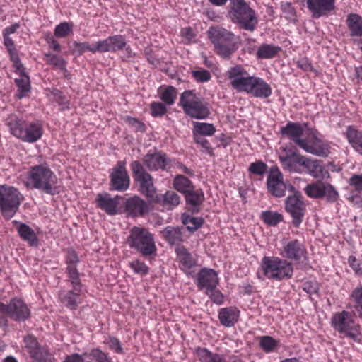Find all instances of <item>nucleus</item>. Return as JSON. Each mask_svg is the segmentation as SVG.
<instances>
[{"label":"nucleus","mask_w":362,"mask_h":362,"mask_svg":"<svg viewBox=\"0 0 362 362\" xmlns=\"http://www.w3.org/2000/svg\"><path fill=\"white\" fill-rule=\"evenodd\" d=\"M305 156H301L296 151H289L285 156H280V160L284 166L290 171L294 170L296 165H303Z\"/></svg>","instance_id":"nucleus-38"},{"label":"nucleus","mask_w":362,"mask_h":362,"mask_svg":"<svg viewBox=\"0 0 362 362\" xmlns=\"http://www.w3.org/2000/svg\"><path fill=\"white\" fill-rule=\"evenodd\" d=\"M345 135L353 148L362 141V132L352 126L347 127Z\"/></svg>","instance_id":"nucleus-46"},{"label":"nucleus","mask_w":362,"mask_h":362,"mask_svg":"<svg viewBox=\"0 0 362 362\" xmlns=\"http://www.w3.org/2000/svg\"><path fill=\"white\" fill-rule=\"evenodd\" d=\"M204 220L202 217H193L187 216L182 218V223L187 226L186 228L191 233L196 231L198 228L202 227Z\"/></svg>","instance_id":"nucleus-52"},{"label":"nucleus","mask_w":362,"mask_h":362,"mask_svg":"<svg viewBox=\"0 0 362 362\" xmlns=\"http://www.w3.org/2000/svg\"><path fill=\"white\" fill-rule=\"evenodd\" d=\"M150 202L158 204L167 210H172L179 205L180 196L173 190H168L165 194L156 192Z\"/></svg>","instance_id":"nucleus-25"},{"label":"nucleus","mask_w":362,"mask_h":362,"mask_svg":"<svg viewBox=\"0 0 362 362\" xmlns=\"http://www.w3.org/2000/svg\"><path fill=\"white\" fill-rule=\"evenodd\" d=\"M14 72L18 75V78H15L14 83L17 87L16 98L22 99L28 95L30 92L31 85L29 75L25 72L23 64L21 62L19 64L13 65Z\"/></svg>","instance_id":"nucleus-20"},{"label":"nucleus","mask_w":362,"mask_h":362,"mask_svg":"<svg viewBox=\"0 0 362 362\" xmlns=\"http://www.w3.org/2000/svg\"><path fill=\"white\" fill-rule=\"evenodd\" d=\"M303 131L304 129L300 123L293 122H288L286 126L281 127L280 129V133L283 136L293 141L307 153L315 156H325L327 152L326 146H320L317 149L310 146L306 139L300 138Z\"/></svg>","instance_id":"nucleus-8"},{"label":"nucleus","mask_w":362,"mask_h":362,"mask_svg":"<svg viewBox=\"0 0 362 362\" xmlns=\"http://www.w3.org/2000/svg\"><path fill=\"white\" fill-rule=\"evenodd\" d=\"M267 170V165L262 160H256L250 163V174L263 177Z\"/></svg>","instance_id":"nucleus-59"},{"label":"nucleus","mask_w":362,"mask_h":362,"mask_svg":"<svg viewBox=\"0 0 362 362\" xmlns=\"http://www.w3.org/2000/svg\"><path fill=\"white\" fill-rule=\"evenodd\" d=\"M66 281L70 284L71 289L60 291L59 296L62 303L67 308L71 310H76L82 302L83 284L80 277L67 278Z\"/></svg>","instance_id":"nucleus-13"},{"label":"nucleus","mask_w":362,"mask_h":362,"mask_svg":"<svg viewBox=\"0 0 362 362\" xmlns=\"http://www.w3.org/2000/svg\"><path fill=\"white\" fill-rule=\"evenodd\" d=\"M246 75V71L241 66L232 67L226 73L233 89L238 92L249 93V76Z\"/></svg>","instance_id":"nucleus-19"},{"label":"nucleus","mask_w":362,"mask_h":362,"mask_svg":"<svg viewBox=\"0 0 362 362\" xmlns=\"http://www.w3.org/2000/svg\"><path fill=\"white\" fill-rule=\"evenodd\" d=\"M23 199V195L17 188L7 185H0V211L4 218H12Z\"/></svg>","instance_id":"nucleus-7"},{"label":"nucleus","mask_w":362,"mask_h":362,"mask_svg":"<svg viewBox=\"0 0 362 362\" xmlns=\"http://www.w3.org/2000/svg\"><path fill=\"white\" fill-rule=\"evenodd\" d=\"M196 354L200 362H226L224 355L213 353L206 348H197Z\"/></svg>","instance_id":"nucleus-37"},{"label":"nucleus","mask_w":362,"mask_h":362,"mask_svg":"<svg viewBox=\"0 0 362 362\" xmlns=\"http://www.w3.org/2000/svg\"><path fill=\"white\" fill-rule=\"evenodd\" d=\"M72 22H62L57 25L54 30V35L57 38H65L73 32Z\"/></svg>","instance_id":"nucleus-45"},{"label":"nucleus","mask_w":362,"mask_h":362,"mask_svg":"<svg viewBox=\"0 0 362 362\" xmlns=\"http://www.w3.org/2000/svg\"><path fill=\"white\" fill-rule=\"evenodd\" d=\"M123 120L136 132L143 133L146 131V127L145 124L136 118L127 115L123 117Z\"/></svg>","instance_id":"nucleus-56"},{"label":"nucleus","mask_w":362,"mask_h":362,"mask_svg":"<svg viewBox=\"0 0 362 362\" xmlns=\"http://www.w3.org/2000/svg\"><path fill=\"white\" fill-rule=\"evenodd\" d=\"M120 198L119 196L111 197L107 193L98 194L96 197L97 206L108 215H115L119 212L118 205Z\"/></svg>","instance_id":"nucleus-26"},{"label":"nucleus","mask_w":362,"mask_h":362,"mask_svg":"<svg viewBox=\"0 0 362 362\" xmlns=\"http://www.w3.org/2000/svg\"><path fill=\"white\" fill-rule=\"evenodd\" d=\"M124 208L128 215L132 217L142 216L148 211L146 202L138 196L126 199Z\"/></svg>","instance_id":"nucleus-27"},{"label":"nucleus","mask_w":362,"mask_h":362,"mask_svg":"<svg viewBox=\"0 0 362 362\" xmlns=\"http://www.w3.org/2000/svg\"><path fill=\"white\" fill-rule=\"evenodd\" d=\"M126 37L122 35H114L98 40L99 53H116L123 50L126 45Z\"/></svg>","instance_id":"nucleus-23"},{"label":"nucleus","mask_w":362,"mask_h":362,"mask_svg":"<svg viewBox=\"0 0 362 362\" xmlns=\"http://www.w3.org/2000/svg\"><path fill=\"white\" fill-rule=\"evenodd\" d=\"M104 344L108 346V348L118 354H123L124 353L122 346L120 341L112 336H108L104 340Z\"/></svg>","instance_id":"nucleus-57"},{"label":"nucleus","mask_w":362,"mask_h":362,"mask_svg":"<svg viewBox=\"0 0 362 362\" xmlns=\"http://www.w3.org/2000/svg\"><path fill=\"white\" fill-rule=\"evenodd\" d=\"M302 166L305 167L308 173L316 179H324L329 177V172L325 170L322 161L320 160L305 157Z\"/></svg>","instance_id":"nucleus-29"},{"label":"nucleus","mask_w":362,"mask_h":362,"mask_svg":"<svg viewBox=\"0 0 362 362\" xmlns=\"http://www.w3.org/2000/svg\"><path fill=\"white\" fill-rule=\"evenodd\" d=\"M281 51V47L272 44H262L257 50L256 57L258 59H269L275 58Z\"/></svg>","instance_id":"nucleus-36"},{"label":"nucleus","mask_w":362,"mask_h":362,"mask_svg":"<svg viewBox=\"0 0 362 362\" xmlns=\"http://www.w3.org/2000/svg\"><path fill=\"white\" fill-rule=\"evenodd\" d=\"M267 187L269 193L275 197H284L286 190L292 192L296 189L289 182L284 181L283 174L277 166H272L269 168Z\"/></svg>","instance_id":"nucleus-11"},{"label":"nucleus","mask_w":362,"mask_h":362,"mask_svg":"<svg viewBox=\"0 0 362 362\" xmlns=\"http://www.w3.org/2000/svg\"><path fill=\"white\" fill-rule=\"evenodd\" d=\"M74 52L78 55H82L86 52L88 51L93 54L99 52L98 41L93 45H90L88 42H80L74 41L73 42Z\"/></svg>","instance_id":"nucleus-43"},{"label":"nucleus","mask_w":362,"mask_h":362,"mask_svg":"<svg viewBox=\"0 0 362 362\" xmlns=\"http://www.w3.org/2000/svg\"><path fill=\"white\" fill-rule=\"evenodd\" d=\"M207 36L216 54L223 59H230L238 49L235 35L225 28L212 26L208 30Z\"/></svg>","instance_id":"nucleus-4"},{"label":"nucleus","mask_w":362,"mask_h":362,"mask_svg":"<svg viewBox=\"0 0 362 362\" xmlns=\"http://www.w3.org/2000/svg\"><path fill=\"white\" fill-rule=\"evenodd\" d=\"M346 23L351 37H362V18L358 14H349Z\"/></svg>","instance_id":"nucleus-39"},{"label":"nucleus","mask_w":362,"mask_h":362,"mask_svg":"<svg viewBox=\"0 0 362 362\" xmlns=\"http://www.w3.org/2000/svg\"><path fill=\"white\" fill-rule=\"evenodd\" d=\"M65 262L66 264V274L67 278L80 277V274L77 269V264L79 262V258L74 249L69 248L67 250Z\"/></svg>","instance_id":"nucleus-33"},{"label":"nucleus","mask_w":362,"mask_h":362,"mask_svg":"<svg viewBox=\"0 0 362 362\" xmlns=\"http://www.w3.org/2000/svg\"><path fill=\"white\" fill-rule=\"evenodd\" d=\"M150 110L153 117H162L168 111L166 105L160 102H152L150 105Z\"/></svg>","instance_id":"nucleus-58"},{"label":"nucleus","mask_w":362,"mask_h":362,"mask_svg":"<svg viewBox=\"0 0 362 362\" xmlns=\"http://www.w3.org/2000/svg\"><path fill=\"white\" fill-rule=\"evenodd\" d=\"M142 163V165H145L150 171L165 170L170 163V159L165 153L149 151L143 157Z\"/></svg>","instance_id":"nucleus-21"},{"label":"nucleus","mask_w":362,"mask_h":362,"mask_svg":"<svg viewBox=\"0 0 362 362\" xmlns=\"http://www.w3.org/2000/svg\"><path fill=\"white\" fill-rule=\"evenodd\" d=\"M262 262L264 274L269 279L282 280L290 279L293 275V265L285 259L274 257H265L263 258Z\"/></svg>","instance_id":"nucleus-10"},{"label":"nucleus","mask_w":362,"mask_h":362,"mask_svg":"<svg viewBox=\"0 0 362 362\" xmlns=\"http://www.w3.org/2000/svg\"><path fill=\"white\" fill-rule=\"evenodd\" d=\"M85 362H112L108 354L98 348H94L84 353Z\"/></svg>","instance_id":"nucleus-42"},{"label":"nucleus","mask_w":362,"mask_h":362,"mask_svg":"<svg viewBox=\"0 0 362 362\" xmlns=\"http://www.w3.org/2000/svg\"><path fill=\"white\" fill-rule=\"evenodd\" d=\"M293 194L285 200V209L292 218V224L298 228L304 219L306 212V205L300 192L294 190Z\"/></svg>","instance_id":"nucleus-12"},{"label":"nucleus","mask_w":362,"mask_h":362,"mask_svg":"<svg viewBox=\"0 0 362 362\" xmlns=\"http://www.w3.org/2000/svg\"><path fill=\"white\" fill-rule=\"evenodd\" d=\"M331 325L341 337L361 342V325L356 322L351 313L343 310L334 313L331 318Z\"/></svg>","instance_id":"nucleus-6"},{"label":"nucleus","mask_w":362,"mask_h":362,"mask_svg":"<svg viewBox=\"0 0 362 362\" xmlns=\"http://www.w3.org/2000/svg\"><path fill=\"white\" fill-rule=\"evenodd\" d=\"M43 61L47 65L50 66L53 69H58L62 72L67 73V62L62 57L50 52L43 54Z\"/></svg>","instance_id":"nucleus-35"},{"label":"nucleus","mask_w":362,"mask_h":362,"mask_svg":"<svg viewBox=\"0 0 362 362\" xmlns=\"http://www.w3.org/2000/svg\"><path fill=\"white\" fill-rule=\"evenodd\" d=\"M185 229L182 227L167 226L161 232L165 240L170 245H178L185 239Z\"/></svg>","instance_id":"nucleus-30"},{"label":"nucleus","mask_w":362,"mask_h":362,"mask_svg":"<svg viewBox=\"0 0 362 362\" xmlns=\"http://www.w3.org/2000/svg\"><path fill=\"white\" fill-rule=\"evenodd\" d=\"M24 342L25 348L31 358H33L42 349V348H41L39 345L36 338L32 335H28L25 337L24 339Z\"/></svg>","instance_id":"nucleus-51"},{"label":"nucleus","mask_w":362,"mask_h":362,"mask_svg":"<svg viewBox=\"0 0 362 362\" xmlns=\"http://www.w3.org/2000/svg\"><path fill=\"white\" fill-rule=\"evenodd\" d=\"M186 202L194 212H199L200 206L204 200V194L201 189L193 188L184 194Z\"/></svg>","instance_id":"nucleus-34"},{"label":"nucleus","mask_w":362,"mask_h":362,"mask_svg":"<svg viewBox=\"0 0 362 362\" xmlns=\"http://www.w3.org/2000/svg\"><path fill=\"white\" fill-rule=\"evenodd\" d=\"M196 284L199 290L217 287L218 278L217 273L209 268H202L196 276Z\"/></svg>","instance_id":"nucleus-24"},{"label":"nucleus","mask_w":362,"mask_h":362,"mask_svg":"<svg viewBox=\"0 0 362 362\" xmlns=\"http://www.w3.org/2000/svg\"><path fill=\"white\" fill-rule=\"evenodd\" d=\"M206 293L216 304L221 305L223 303L224 296L219 290L216 289V287L206 290Z\"/></svg>","instance_id":"nucleus-62"},{"label":"nucleus","mask_w":362,"mask_h":362,"mask_svg":"<svg viewBox=\"0 0 362 362\" xmlns=\"http://www.w3.org/2000/svg\"><path fill=\"white\" fill-rule=\"evenodd\" d=\"M250 95L255 98L266 99L272 95V88L264 79L250 76Z\"/></svg>","instance_id":"nucleus-28"},{"label":"nucleus","mask_w":362,"mask_h":362,"mask_svg":"<svg viewBox=\"0 0 362 362\" xmlns=\"http://www.w3.org/2000/svg\"><path fill=\"white\" fill-rule=\"evenodd\" d=\"M351 297L355 303V311L358 316L362 320V286L356 287L352 291Z\"/></svg>","instance_id":"nucleus-54"},{"label":"nucleus","mask_w":362,"mask_h":362,"mask_svg":"<svg viewBox=\"0 0 362 362\" xmlns=\"http://www.w3.org/2000/svg\"><path fill=\"white\" fill-rule=\"evenodd\" d=\"M280 255L284 258L300 262L306 259L307 250L298 240H293L284 246Z\"/></svg>","instance_id":"nucleus-22"},{"label":"nucleus","mask_w":362,"mask_h":362,"mask_svg":"<svg viewBox=\"0 0 362 362\" xmlns=\"http://www.w3.org/2000/svg\"><path fill=\"white\" fill-rule=\"evenodd\" d=\"M5 125L11 135L23 142L35 143L43 134V127L40 121L29 122L22 117L11 113L4 119Z\"/></svg>","instance_id":"nucleus-2"},{"label":"nucleus","mask_w":362,"mask_h":362,"mask_svg":"<svg viewBox=\"0 0 362 362\" xmlns=\"http://www.w3.org/2000/svg\"><path fill=\"white\" fill-rule=\"evenodd\" d=\"M281 10L282 11L284 16L288 20H294L296 17V11L295 8L292 6L291 2H281Z\"/></svg>","instance_id":"nucleus-61"},{"label":"nucleus","mask_w":362,"mask_h":362,"mask_svg":"<svg viewBox=\"0 0 362 362\" xmlns=\"http://www.w3.org/2000/svg\"><path fill=\"white\" fill-rule=\"evenodd\" d=\"M216 132V128L212 124L206 122H196L194 127V135L198 134L200 136H212Z\"/></svg>","instance_id":"nucleus-47"},{"label":"nucleus","mask_w":362,"mask_h":362,"mask_svg":"<svg viewBox=\"0 0 362 362\" xmlns=\"http://www.w3.org/2000/svg\"><path fill=\"white\" fill-rule=\"evenodd\" d=\"M179 105L192 118L204 119L211 114L209 103L194 90H186L181 93Z\"/></svg>","instance_id":"nucleus-5"},{"label":"nucleus","mask_w":362,"mask_h":362,"mask_svg":"<svg viewBox=\"0 0 362 362\" xmlns=\"http://www.w3.org/2000/svg\"><path fill=\"white\" fill-rule=\"evenodd\" d=\"M130 168L138 191L150 201L156 192L152 175L146 171L144 166L139 160L132 161L130 164Z\"/></svg>","instance_id":"nucleus-9"},{"label":"nucleus","mask_w":362,"mask_h":362,"mask_svg":"<svg viewBox=\"0 0 362 362\" xmlns=\"http://www.w3.org/2000/svg\"><path fill=\"white\" fill-rule=\"evenodd\" d=\"M129 247L148 259L156 255L157 247L153 235L141 226H133L127 238Z\"/></svg>","instance_id":"nucleus-3"},{"label":"nucleus","mask_w":362,"mask_h":362,"mask_svg":"<svg viewBox=\"0 0 362 362\" xmlns=\"http://www.w3.org/2000/svg\"><path fill=\"white\" fill-rule=\"evenodd\" d=\"M129 265L134 273L141 276H146L149 273V267L144 262L139 259L132 260L129 262Z\"/></svg>","instance_id":"nucleus-55"},{"label":"nucleus","mask_w":362,"mask_h":362,"mask_svg":"<svg viewBox=\"0 0 362 362\" xmlns=\"http://www.w3.org/2000/svg\"><path fill=\"white\" fill-rule=\"evenodd\" d=\"M240 310L235 307L221 308L218 311V320L221 324L226 327H233L239 317Z\"/></svg>","instance_id":"nucleus-31"},{"label":"nucleus","mask_w":362,"mask_h":362,"mask_svg":"<svg viewBox=\"0 0 362 362\" xmlns=\"http://www.w3.org/2000/svg\"><path fill=\"white\" fill-rule=\"evenodd\" d=\"M173 186L175 190L183 194L195 188L192 182L182 175H177L175 177L173 181Z\"/></svg>","instance_id":"nucleus-41"},{"label":"nucleus","mask_w":362,"mask_h":362,"mask_svg":"<svg viewBox=\"0 0 362 362\" xmlns=\"http://www.w3.org/2000/svg\"><path fill=\"white\" fill-rule=\"evenodd\" d=\"M130 185V177L128 174L126 161L119 160L112 168L110 174V189L118 192L127 190Z\"/></svg>","instance_id":"nucleus-14"},{"label":"nucleus","mask_w":362,"mask_h":362,"mask_svg":"<svg viewBox=\"0 0 362 362\" xmlns=\"http://www.w3.org/2000/svg\"><path fill=\"white\" fill-rule=\"evenodd\" d=\"M176 262L179 269L187 276H192L198 267V256L183 245H178L175 250Z\"/></svg>","instance_id":"nucleus-15"},{"label":"nucleus","mask_w":362,"mask_h":362,"mask_svg":"<svg viewBox=\"0 0 362 362\" xmlns=\"http://www.w3.org/2000/svg\"><path fill=\"white\" fill-rule=\"evenodd\" d=\"M7 311V315L16 322H24L30 316V310L26 303L17 297L11 299L8 305H0V310Z\"/></svg>","instance_id":"nucleus-16"},{"label":"nucleus","mask_w":362,"mask_h":362,"mask_svg":"<svg viewBox=\"0 0 362 362\" xmlns=\"http://www.w3.org/2000/svg\"><path fill=\"white\" fill-rule=\"evenodd\" d=\"M229 15L241 28L249 30V6L243 0H230Z\"/></svg>","instance_id":"nucleus-17"},{"label":"nucleus","mask_w":362,"mask_h":362,"mask_svg":"<svg viewBox=\"0 0 362 362\" xmlns=\"http://www.w3.org/2000/svg\"><path fill=\"white\" fill-rule=\"evenodd\" d=\"M324 197H326L327 202H334L338 199L339 194L335 188L329 183L325 182L323 187Z\"/></svg>","instance_id":"nucleus-60"},{"label":"nucleus","mask_w":362,"mask_h":362,"mask_svg":"<svg viewBox=\"0 0 362 362\" xmlns=\"http://www.w3.org/2000/svg\"><path fill=\"white\" fill-rule=\"evenodd\" d=\"M4 45L6 47L9 55L11 62L14 64H19L21 59L18 56V52L16 47L13 40L8 36H3Z\"/></svg>","instance_id":"nucleus-44"},{"label":"nucleus","mask_w":362,"mask_h":362,"mask_svg":"<svg viewBox=\"0 0 362 362\" xmlns=\"http://www.w3.org/2000/svg\"><path fill=\"white\" fill-rule=\"evenodd\" d=\"M261 218L269 226H276L283 221V216L276 211H264L261 214Z\"/></svg>","instance_id":"nucleus-49"},{"label":"nucleus","mask_w":362,"mask_h":362,"mask_svg":"<svg viewBox=\"0 0 362 362\" xmlns=\"http://www.w3.org/2000/svg\"><path fill=\"white\" fill-rule=\"evenodd\" d=\"M58 178L47 163L33 165L27 172L25 185L49 195L58 193Z\"/></svg>","instance_id":"nucleus-1"},{"label":"nucleus","mask_w":362,"mask_h":362,"mask_svg":"<svg viewBox=\"0 0 362 362\" xmlns=\"http://www.w3.org/2000/svg\"><path fill=\"white\" fill-rule=\"evenodd\" d=\"M53 95L54 100L62 107V110L69 108V100L59 90H54L53 91Z\"/></svg>","instance_id":"nucleus-63"},{"label":"nucleus","mask_w":362,"mask_h":362,"mask_svg":"<svg viewBox=\"0 0 362 362\" xmlns=\"http://www.w3.org/2000/svg\"><path fill=\"white\" fill-rule=\"evenodd\" d=\"M33 362H54V358L48 351L42 349L33 358Z\"/></svg>","instance_id":"nucleus-64"},{"label":"nucleus","mask_w":362,"mask_h":362,"mask_svg":"<svg viewBox=\"0 0 362 362\" xmlns=\"http://www.w3.org/2000/svg\"><path fill=\"white\" fill-rule=\"evenodd\" d=\"M279 341L271 336H262L259 337V346L266 353L274 351L279 346Z\"/></svg>","instance_id":"nucleus-48"},{"label":"nucleus","mask_w":362,"mask_h":362,"mask_svg":"<svg viewBox=\"0 0 362 362\" xmlns=\"http://www.w3.org/2000/svg\"><path fill=\"white\" fill-rule=\"evenodd\" d=\"M306 6L314 19L329 16L335 9V0H306Z\"/></svg>","instance_id":"nucleus-18"},{"label":"nucleus","mask_w":362,"mask_h":362,"mask_svg":"<svg viewBox=\"0 0 362 362\" xmlns=\"http://www.w3.org/2000/svg\"><path fill=\"white\" fill-rule=\"evenodd\" d=\"M319 132L317 129H310L309 132V137L310 138L311 144H309L310 146H313L314 148L317 149L320 146H326L327 148V152L325 156H318L319 157L325 158L327 157L330 151H329V146L326 143H323L322 140L318 137Z\"/></svg>","instance_id":"nucleus-53"},{"label":"nucleus","mask_w":362,"mask_h":362,"mask_svg":"<svg viewBox=\"0 0 362 362\" xmlns=\"http://www.w3.org/2000/svg\"><path fill=\"white\" fill-rule=\"evenodd\" d=\"M160 99L162 102L168 106L173 105L177 99V90L172 86L160 87L158 90Z\"/></svg>","instance_id":"nucleus-40"},{"label":"nucleus","mask_w":362,"mask_h":362,"mask_svg":"<svg viewBox=\"0 0 362 362\" xmlns=\"http://www.w3.org/2000/svg\"><path fill=\"white\" fill-rule=\"evenodd\" d=\"M13 223L16 226L18 234L23 240L28 242L30 246L37 245V236L28 225L18 221H13Z\"/></svg>","instance_id":"nucleus-32"},{"label":"nucleus","mask_w":362,"mask_h":362,"mask_svg":"<svg viewBox=\"0 0 362 362\" xmlns=\"http://www.w3.org/2000/svg\"><path fill=\"white\" fill-rule=\"evenodd\" d=\"M325 182L309 184L304 188L305 193L310 198L319 199L324 197L323 187Z\"/></svg>","instance_id":"nucleus-50"}]
</instances>
